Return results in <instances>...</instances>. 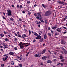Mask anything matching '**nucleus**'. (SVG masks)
<instances>
[{
	"mask_svg": "<svg viewBox=\"0 0 67 67\" xmlns=\"http://www.w3.org/2000/svg\"><path fill=\"white\" fill-rule=\"evenodd\" d=\"M58 2V3H59V4H63L64 3V2H62L60 1Z\"/></svg>",
	"mask_w": 67,
	"mask_h": 67,
	"instance_id": "obj_17",
	"label": "nucleus"
},
{
	"mask_svg": "<svg viewBox=\"0 0 67 67\" xmlns=\"http://www.w3.org/2000/svg\"><path fill=\"white\" fill-rule=\"evenodd\" d=\"M0 35L1 36V37H2L4 36V35H2L1 34H0Z\"/></svg>",
	"mask_w": 67,
	"mask_h": 67,
	"instance_id": "obj_33",
	"label": "nucleus"
},
{
	"mask_svg": "<svg viewBox=\"0 0 67 67\" xmlns=\"http://www.w3.org/2000/svg\"><path fill=\"white\" fill-rule=\"evenodd\" d=\"M43 41H44V40H43V38H40V42H43Z\"/></svg>",
	"mask_w": 67,
	"mask_h": 67,
	"instance_id": "obj_16",
	"label": "nucleus"
},
{
	"mask_svg": "<svg viewBox=\"0 0 67 67\" xmlns=\"http://www.w3.org/2000/svg\"><path fill=\"white\" fill-rule=\"evenodd\" d=\"M12 7H13V8H14V5L13 4H12Z\"/></svg>",
	"mask_w": 67,
	"mask_h": 67,
	"instance_id": "obj_50",
	"label": "nucleus"
},
{
	"mask_svg": "<svg viewBox=\"0 0 67 67\" xmlns=\"http://www.w3.org/2000/svg\"><path fill=\"white\" fill-rule=\"evenodd\" d=\"M63 5H67V3H64V4H63Z\"/></svg>",
	"mask_w": 67,
	"mask_h": 67,
	"instance_id": "obj_45",
	"label": "nucleus"
},
{
	"mask_svg": "<svg viewBox=\"0 0 67 67\" xmlns=\"http://www.w3.org/2000/svg\"><path fill=\"white\" fill-rule=\"evenodd\" d=\"M42 55V54H38V57H40Z\"/></svg>",
	"mask_w": 67,
	"mask_h": 67,
	"instance_id": "obj_36",
	"label": "nucleus"
},
{
	"mask_svg": "<svg viewBox=\"0 0 67 67\" xmlns=\"http://www.w3.org/2000/svg\"><path fill=\"white\" fill-rule=\"evenodd\" d=\"M17 57L18 58H19L20 60H22L23 58L21 56H17Z\"/></svg>",
	"mask_w": 67,
	"mask_h": 67,
	"instance_id": "obj_7",
	"label": "nucleus"
},
{
	"mask_svg": "<svg viewBox=\"0 0 67 67\" xmlns=\"http://www.w3.org/2000/svg\"><path fill=\"white\" fill-rule=\"evenodd\" d=\"M48 34L49 36H52V34L51 33H48Z\"/></svg>",
	"mask_w": 67,
	"mask_h": 67,
	"instance_id": "obj_21",
	"label": "nucleus"
},
{
	"mask_svg": "<svg viewBox=\"0 0 67 67\" xmlns=\"http://www.w3.org/2000/svg\"><path fill=\"white\" fill-rule=\"evenodd\" d=\"M60 64L61 65V66H63V64L62 63H60Z\"/></svg>",
	"mask_w": 67,
	"mask_h": 67,
	"instance_id": "obj_63",
	"label": "nucleus"
},
{
	"mask_svg": "<svg viewBox=\"0 0 67 67\" xmlns=\"http://www.w3.org/2000/svg\"><path fill=\"white\" fill-rule=\"evenodd\" d=\"M22 44V42H20V43H19V45H21Z\"/></svg>",
	"mask_w": 67,
	"mask_h": 67,
	"instance_id": "obj_46",
	"label": "nucleus"
},
{
	"mask_svg": "<svg viewBox=\"0 0 67 67\" xmlns=\"http://www.w3.org/2000/svg\"><path fill=\"white\" fill-rule=\"evenodd\" d=\"M27 3H31V2L29 1H27Z\"/></svg>",
	"mask_w": 67,
	"mask_h": 67,
	"instance_id": "obj_28",
	"label": "nucleus"
},
{
	"mask_svg": "<svg viewBox=\"0 0 67 67\" xmlns=\"http://www.w3.org/2000/svg\"><path fill=\"white\" fill-rule=\"evenodd\" d=\"M36 23L37 24H38V22L37 21H36Z\"/></svg>",
	"mask_w": 67,
	"mask_h": 67,
	"instance_id": "obj_54",
	"label": "nucleus"
},
{
	"mask_svg": "<svg viewBox=\"0 0 67 67\" xmlns=\"http://www.w3.org/2000/svg\"><path fill=\"white\" fill-rule=\"evenodd\" d=\"M66 33H67V32L65 31V32H63V33H64V34H66Z\"/></svg>",
	"mask_w": 67,
	"mask_h": 67,
	"instance_id": "obj_58",
	"label": "nucleus"
},
{
	"mask_svg": "<svg viewBox=\"0 0 67 67\" xmlns=\"http://www.w3.org/2000/svg\"><path fill=\"white\" fill-rule=\"evenodd\" d=\"M60 52L61 53H62V54H63V53L64 52H63V51H60Z\"/></svg>",
	"mask_w": 67,
	"mask_h": 67,
	"instance_id": "obj_51",
	"label": "nucleus"
},
{
	"mask_svg": "<svg viewBox=\"0 0 67 67\" xmlns=\"http://www.w3.org/2000/svg\"><path fill=\"white\" fill-rule=\"evenodd\" d=\"M47 63H52V62L51 60H48L47 61Z\"/></svg>",
	"mask_w": 67,
	"mask_h": 67,
	"instance_id": "obj_10",
	"label": "nucleus"
},
{
	"mask_svg": "<svg viewBox=\"0 0 67 67\" xmlns=\"http://www.w3.org/2000/svg\"><path fill=\"white\" fill-rule=\"evenodd\" d=\"M40 65H43V63H41L40 64Z\"/></svg>",
	"mask_w": 67,
	"mask_h": 67,
	"instance_id": "obj_60",
	"label": "nucleus"
},
{
	"mask_svg": "<svg viewBox=\"0 0 67 67\" xmlns=\"http://www.w3.org/2000/svg\"><path fill=\"white\" fill-rule=\"evenodd\" d=\"M42 5L44 8H46L47 7V6L46 5H44V4H42Z\"/></svg>",
	"mask_w": 67,
	"mask_h": 67,
	"instance_id": "obj_14",
	"label": "nucleus"
},
{
	"mask_svg": "<svg viewBox=\"0 0 67 67\" xmlns=\"http://www.w3.org/2000/svg\"><path fill=\"white\" fill-rule=\"evenodd\" d=\"M47 20H48L47 19H46L45 21V24H47Z\"/></svg>",
	"mask_w": 67,
	"mask_h": 67,
	"instance_id": "obj_22",
	"label": "nucleus"
},
{
	"mask_svg": "<svg viewBox=\"0 0 67 67\" xmlns=\"http://www.w3.org/2000/svg\"><path fill=\"white\" fill-rule=\"evenodd\" d=\"M40 21H41V22H43V23H44L45 22L42 20H40Z\"/></svg>",
	"mask_w": 67,
	"mask_h": 67,
	"instance_id": "obj_31",
	"label": "nucleus"
},
{
	"mask_svg": "<svg viewBox=\"0 0 67 67\" xmlns=\"http://www.w3.org/2000/svg\"><path fill=\"white\" fill-rule=\"evenodd\" d=\"M3 19L5 20H6V18H5V17H4V16H3Z\"/></svg>",
	"mask_w": 67,
	"mask_h": 67,
	"instance_id": "obj_35",
	"label": "nucleus"
},
{
	"mask_svg": "<svg viewBox=\"0 0 67 67\" xmlns=\"http://www.w3.org/2000/svg\"><path fill=\"white\" fill-rule=\"evenodd\" d=\"M11 65H14V63H13V61H11Z\"/></svg>",
	"mask_w": 67,
	"mask_h": 67,
	"instance_id": "obj_26",
	"label": "nucleus"
},
{
	"mask_svg": "<svg viewBox=\"0 0 67 67\" xmlns=\"http://www.w3.org/2000/svg\"><path fill=\"white\" fill-rule=\"evenodd\" d=\"M64 53L65 54H67V52L66 50H65V49H64Z\"/></svg>",
	"mask_w": 67,
	"mask_h": 67,
	"instance_id": "obj_23",
	"label": "nucleus"
},
{
	"mask_svg": "<svg viewBox=\"0 0 67 67\" xmlns=\"http://www.w3.org/2000/svg\"><path fill=\"white\" fill-rule=\"evenodd\" d=\"M38 16L36 18L37 19H38V20H41L42 18V16L41 14H40V13H37Z\"/></svg>",
	"mask_w": 67,
	"mask_h": 67,
	"instance_id": "obj_2",
	"label": "nucleus"
},
{
	"mask_svg": "<svg viewBox=\"0 0 67 67\" xmlns=\"http://www.w3.org/2000/svg\"><path fill=\"white\" fill-rule=\"evenodd\" d=\"M23 36H24V37H26V35L25 34H24Z\"/></svg>",
	"mask_w": 67,
	"mask_h": 67,
	"instance_id": "obj_42",
	"label": "nucleus"
},
{
	"mask_svg": "<svg viewBox=\"0 0 67 67\" xmlns=\"http://www.w3.org/2000/svg\"><path fill=\"white\" fill-rule=\"evenodd\" d=\"M5 41H8V39L7 38H6L5 39Z\"/></svg>",
	"mask_w": 67,
	"mask_h": 67,
	"instance_id": "obj_39",
	"label": "nucleus"
},
{
	"mask_svg": "<svg viewBox=\"0 0 67 67\" xmlns=\"http://www.w3.org/2000/svg\"><path fill=\"white\" fill-rule=\"evenodd\" d=\"M20 8H22V5H20Z\"/></svg>",
	"mask_w": 67,
	"mask_h": 67,
	"instance_id": "obj_52",
	"label": "nucleus"
},
{
	"mask_svg": "<svg viewBox=\"0 0 67 67\" xmlns=\"http://www.w3.org/2000/svg\"><path fill=\"white\" fill-rule=\"evenodd\" d=\"M56 49H59V48H56Z\"/></svg>",
	"mask_w": 67,
	"mask_h": 67,
	"instance_id": "obj_62",
	"label": "nucleus"
},
{
	"mask_svg": "<svg viewBox=\"0 0 67 67\" xmlns=\"http://www.w3.org/2000/svg\"><path fill=\"white\" fill-rule=\"evenodd\" d=\"M1 66H2V67H3V66H4V64H2Z\"/></svg>",
	"mask_w": 67,
	"mask_h": 67,
	"instance_id": "obj_49",
	"label": "nucleus"
},
{
	"mask_svg": "<svg viewBox=\"0 0 67 67\" xmlns=\"http://www.w3.org/2000/svg\"><path fill=\"white\" fill-rule=\"evenodd\" d=\"M59 57L61 59H63V56L62 55H60L59 56Z\"/></svg>",
	"mask_w": 67,
	"mask_h": 67,
	"instance_id": "obj_20",
	"label": "nucleus"
},
{
	"mask_svg": "<svg viewBox=\"0 0 67 67\" xmlns=\"http://www.w3.org/2000/svg\"><path fill=\"white\" fill-rule=\"evenodd\" d=\"M3 46H4V47H5V43H3Z\"/></svg>",
	"mask_w": 67,
	"mask_h": 67,
	"instance_id": "obj_34",
	"label": "nucleus"
},
{
	"mask_svg": "<svg viewBox=\"0 0 67 67\" xmlns=\"http://www.w3.org/2000/svg\"><path fill=\"white\" fill-rule=\"evenodd\" d=\"M8 54H5L3 55L4 56H5V57H6V56H8Z\"/></svg>",
	"mask_w": 67,
	"mask_h": 67,
	"instance_id": "obj_40",
	"label": "nucleus"
},
{
	"mask_svg": "<svg viewBox=\"0 0 67 67\" xmlns=\"http://www.w3.org/2000/svg\"><path fill=\"white\" fill-rule=\"evenodd\" d=\"M41 38V36L40 35H38L37 36V37L35 38L36 39H37L38 40H40V38Z\"/></svg>",
	"mask_w": 67,
	"mask_h": 67,
	"instance_id": "obj_6",
	"label": "nucleus"
},
{
	"mask_svg": "<svg viewBox=\"0 0 67 67\" xmlns=\"http://www.w3.org/2000/svg\"><path fill=\"white\" fill-rule=\"evenodd\" d=\"M38 27H40V24H38Z\"/></svg>",
	"mask_w": 67,
	"mask_h": 67,
	"instance_id": "obj_61",
	"label": "nucleus"
},
{
	"mask_svg": "<svg viewBox=\"0 0 67 67\" xmlns=\"http://www.w3.org/2000/svg\"><path fill=\"white\" fill-rule=\"evenodd\" d=\"M41 23V22L40 21H39L38 22V24H40Z\"/></svg>",
	"mask_w": 67,
	"mask_h": 67,
	"instance_id": "obj_59",
	"label": "nucleus"
},
{
	"mask_svg": "<svg viewBox=\"0 0 67 67\" xmlns=\"http://www.w3.org/2000/svg\"><path fill=\"white\" fill-rule=\"evenodd\" d=\"M14 54V53L12 52H9V55H13Z\"/></svg>",
	"mask_w": 67,
	"mask_h": 67,
	"instance_id": "obj_11",
	"label": "nucleus"
},
{
	"mask_svg": "<svg viewBox=\"0 0 67 67\" xmlns=\"http://www.w3.org/2000/svg\"><path fill=\"white\" fill-rule=\"evenodd\" d=\"M33 42H36V40H33Z\"/></svg>",
	"mask_w": 67,
	"mask_h": 67,
	"instance_id": "obj_47",
	"label": "nucleus"
},
{
	"mask_svg": "<svg viewBox=\"0 0 67 67\" xmlns=\"http://www.w3.org/2000/svg\"><path fill=\"white\" fill-rule=\"evenodd\" d=\"M35 56L36 57H38V55L37 54H36L35 55Z\"/></svg>",
	"mask_w": 67,
	"mask_h": 67,
	"instance_id": "obj_32",
	"label": "nucleus"
},
{
	"mask_svg": "<svg viewBox=\"0 0 67 67\" xmlns=\"http://www.w3.org/2000/svg\"><path fill=\"white\" fill-rule=\"evenodd\" d=\"M46 51V49H44L42 51V54H44V53H45Z\"/></svg>",
	"mask_w": 67,
	"mask_h": 67,
	"instance_id": "obj_9",
	"label": "nucleus"
},
{
	"mask_svg": "<svg viewBox=\"0 0 67 67\" xmlns=\"http://www.w3.org/2000/svg\"><path fill=\"white\" fill-rule=\"evenodd\" d=\"M28 13L29 14H31V12H30V11H28Z\"/></svg>",
	"mask_w": 67,
	"mask_h": 67,
	"instance_id": "obj_41",
	"label": "nucleus"
},
{
	"mask_svg": "<svg viewBox=\"0 0 67 67\" xmlns=\"http://www.w3.org/2000/svg\"><path fill=\"white\" fill-rule=\"evenodd\" d=\"M47 37V36H46V34H45L44 36V39H46Z\"/></svg>",
	"mask_w": 67,
	"mask_h": 67,
	"instance_id": "obj_19",
	"label": "nucleus"
},
{
	"mask_svg": "<svg viewBox=\"0 0 67 67\" xmlns=\"http://www.w3.org/2000/svg\"><path fill=\"white\" fill-rule=\"evenodd\" d=\"M8 58V56L5 57L4 58H2V59L4 61H5V60H7Z\"/></svg>",
	"mask_w": 67,
	"mask_h": 67,
	"instance_id": "obj_5",
	"label": "nucleus"
},
{
	"mask_svg": "<svg viewBox=\"0 0 67 67\" xmlns=\"http://www.w3.org/2000/svg\"><path fill=\"white\" fill-rule=\"evenodd\" d=\"M15 36H18V35H17V34H15Z\"/></svg>",
	"mask_w": 67,
	"mask_h": 67,
	"instance_id": "obj_55",
	"label": "nucleus"
},
{
	"mask_svg": "<svg viewBox=\"0 0 67 67\" xmlns=\"http://www.w3.org/2000/svg\"><path fill=\"white\" fill-rule=\"evenodd\" d=\"M18 65L20 67H22V64H19Z\"/></svg>",
	"mask_w": 67,
	"mask_h": 67,
	"instance_id": "obj_24",
	"label": "nucleus"
},
{
	"mask_svg": "<svg viewBox=\"0 0 67 67\" xmlns=\"http://www.w3.org/2000/svg\"><path fill=\"white\" fill-rule=\"evenodd\" d=\"M36 6H37V5L36 4H35V5H34V6L35 7H36Z\"/></svg>",
	"mask_w": 67,
	"mask_h": 67,
	"instance_id": "obj_53",
	"label": "nucleus"
},
{
	"mask_svg": "<svg viewBox=\"0 0 67 67\" xmlns=\"http://www.w3.org/2000/svg\"><path fill=\"white\" fill-rule=\"evenodd\" d=\"M34 15L35 16H37V14H34Z\"/></svg>",
	"mask_w": 67,
	"mask_h": 67,
	"instance_id": "obj_43",
	"label": "nucleus"
},
{
	"mask_svg": "<svg viewBox=\"0 0 67 67\" xmlns=\"http://www.w3.org/2000/svg\"><path fill=\"white\" fill-rule=\"evenodd\" d=\"M17 8H19V5H18L17 6Z\"/></svg>",
	"mask_w": 67,
	"mask_h": 67,
	"instance_id": "obj_57",
	"label": "nucleus"
},
{
	"mask_svg": "<svg viewBox=\"0 0 67 67\" xmlns=\"http://www.w3.org/2000/svg\"><path fill=\"white\" fill-rule=\"evenodd\" d=\"M7 14L9 16L12 15V12L10 10L8 9L7 10Z\"/></svg>",
	"mask_w": 67,
	"mask_h": 67,
	"instance_id": "obj_3",
	"label": "nucleus"
},
{
	"mask_svg": "<svg viewBox=\"0 0 67 67\" xmlns=\"http://www.w3.org/2000/svg\"><path fill=\"white\" fill-rule=\"evenodd\" d=\"M56 30L57 31H58L59 32H61V30L59 28H58Z\"/></svg>",
	"mask_w": 67,
	"mask_h": 67,
	"instance_id": "obj_12",
	"label": "nucleus"
},
{
	"mask_svg": "<svg viewBox=\"0 0 67 67\" xmlns=\"http://www.w3.org/2000/svg\"><path fill=\"white\" fill-rule=\"evenodd\" d=\"M30 53V52H27V53L26 54V56H27L29 55V53Z\"/></svg>",
	"mask_w": 67,
	"mask_h": 67,
	"instance_id": "obj_30",
	"label": "nucleus"
},
{
	"mask_svg": "<svg viewBox=\"0 0 67 67\" xmlns=\"http://www.w3.org/2000/svg\"><path fill=\"white\" fill-rule=\"evenodd\" d=\"M17 34L18 37H21V36L20 35L19 33V32H17Z\"/></svg>",
	"mask_w": 67,
	"mask_h": 67,
	"instance_id": "obj_13",
	"label": "nucleus"
},
{
	"mask_svg": "<svg viewBox=\"0 0 67 67\" xmlns=\"http://www.w3.org/2000/svg\"><path fill=\"white\" fill-rule=\"evenodd\" d=\"M19 21H22V19H19Z\"/></svg>",
	"mask_w": 67,
	"mask_h": 67,
	"instance_id": "obj_64",
	"label": "nucleus"
},
{
	"mask_svg": "<svg viewBox=\"0 0 67 67\" xmlns=\"http://www.w3.org/2000/svg\"><path fill=\"white\" fill-rule=\"evenodd\" d=\"M64 60H65V59H62L61 60V61L62 62H64Z\"/></svg>",
	"mask_w": 67,
	"mask_h": 67,
	"instance_id": "obj_25",
	"label": "nucleus"
},
{
	"mask_svg": "<svg viewBox=\"0 0 67 67\" xmlns=\"http://www.w3.org/2000/svg\"><path fill=\"white\" fill-rule=\"evenodd\" d=\"M36 36H38V34L36 33V32H35L33 33Z\"/></svg>",
	"mask_w": 67,
	"mask_h": 67,
	"instance_id": "obj_15",
	"label": "nucleus"
},
{
	"mask_svg": "<svg viewBox=\"0 0 67 67\" xmlns=\"http://www.w3.org/2000/svg\"><path fill=\"white\" fill-rule=\"evenodd\" d=\"M48 52H49V53H50V54H51V50H48Z\"/></svg>",
	"mask_w": 67,
	"mask_h": 67,
	"instance_id": "obj_48",
	"label": "nucleus"
},
{
	"mask_svg": "<svg viewBox=\"0 0 67 67\" xmlns=\"http://www.w3.org/2000/svg\"><path fill=\"white\" fill-rule=\"evenodd\" d=\"M3 33L4 34H7V33H8V32H6L5 31H4Z\"/></svg>",
	"mask_w": 67,
	"mask_h": 67,
	"instance_id": "obj_27",
	"label": "nucleus"
},
{
	"mask_svg": "<svg viewBox=\"0 0 67 67\" xmlns=\"http://www.w3.org/2000/svg\"><path fill=\"white\" fill-rule=\"evenodd\" d=\"M29 35H31V31L30 30L29 31Z\"/></svg>",
	"mask_w": 67,
	"mask_h": 67,
	"instance_id": "obj_37",
	"label": "nucleus"
},
{
	"mask_svg": "<svg viewBox=\"0 0 67 67\" xmlns=\"http://www.w3.org/2000/svg\"><path fill=\"white\" fill-rule=\"evenodd\" d=\"M52 29L55 30V29H56L57 28V25H56L52 27Z\"/></svg>",
	"mask_w": 67,
	"mask_h": 67,
	"instance_id": "obj_4",
	"label": "nucleus"
},
{
	"mask_svg": "<svg viewBox=\"0 0 67 67\" xmlns=\"http://www.w3.org/2000/svg\"><path fill=\"white\" fill-rule=\"evenodd\" d=\"M20 46L21 49H23V48H24V46H22V45H20Z\"/></svg>",
	"mask_w": 67,
	"mask_h": 67,
	"instance_id": "obj_18",
	"label": "nucleus"
},
{
	"mask_svg": "<svg viewBox=\"0 0 67 67\" xmlns=\"http://www.w3.org/2000/svg\"><path fill=\"white\" fill-rule=\"evenodd\" d=\"M18 40V39L16 38H14V41H16Z\"/></svg>",
	"mask_w": 67,
	"mask_h": 67,
	"instance_id": "obj_29",
	"label": "nucleus"
},
{
	"mask_svg": "<svg viewBox=\"0 0 67 67\" xmlns=\"http://www.w3.org/2000/svg\"><path fill=\"white\" fill-rule=\"evenodd\" d=\"M51 31L52 33H54V31H52V30H51Z\"/></svg>",
	"mask_w": 67,
	"mask_h": 67,
	"instance_id": "obj_56",
	"label": "nucleus"
},
{
	"mask_svg": "<svg viewBox=\"0 0 67 67\" xmlns=\"http://www.w3.org/2000/svg\"><path fill=\"white\" fill-rule=\"evenodd\" d=\"M10 20L12 21H13V18H10Z\"/></svg>",
	"mask_w": 67,
	"mask_h": 67,
	"instance_id": "obj_38",
	"label": "nucleus"
},
{
	"mask_svg": "<svg viewBox=\"0 0 67 67\" xmlns=\"http://www.w3.org/2000/svg\"><path fill=\"white\" fill-rule=\"evenodd\" d=\"M42 59H43V60H46V58H47V57L46 56H44L42 57Z\"/></svg>",
	"mask_w": 67,
	"mask_h": 67,
	"instance_id": "obj_8",
	"label": "nucleus"
},
{
	"mask_svg": "<svg viewBox=\"0 0 67 67\" xmlns=\"http://www.w3.org/2000/svg\"><path fill=\"white\" fill-rule=\"evenodd\" d=\"M14 49L15 51H16V50H17V48L16 47H15L14 48Z\"/></svg>",
	"mask_w": 67,
	"mask_h": 67,
	"instance_id": "obj_44",
	"label": "nucleus"
},
{
	"mask_svg": "<svg viewBox=\"0 0 67 67\" xmlns=\"http://www.w3.org/2000/svg\"><path fill=\"white\" fill-rule=\"evenodd\" d=\"M52 14V12L51 11H48L44 15V16H48Z\"/></svg>",
	"mask_w": 67,
	"mask_h": 67,
	"instance_id": "obj_1",
	"label": "nucleus"
}]
</instances>
